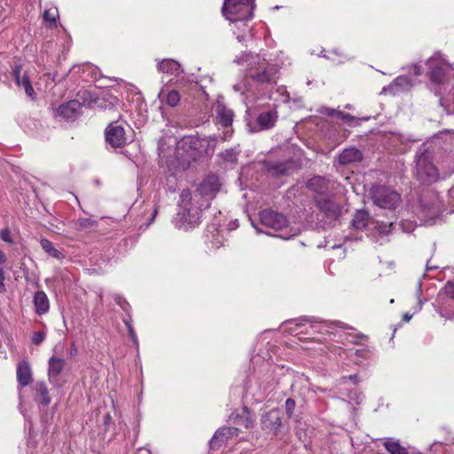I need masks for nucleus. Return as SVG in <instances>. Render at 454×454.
Listing matches in <instances>:
<instances>
[{
    "label": "nucleus",
    "instance_id": "obj_1",
    "mask_svg": "<svg viewBox=\"0 0 454 454\" xmlns=\"http://www.w3.org/2000/svg\"><path fill=\"white\" fill-rule=\"evenodd\" d=\"M233 62L245 67L242 79L233 85L234 91L240 94L248 114L259 112L256 121L262 129L273 128L278 114L276 104L268 100L277 84L279 67L251 51L237 55Z\"/></svg>",
    "mask_w": 454,
    "mask_h": 454
},
{
    "label": "nucleus",
    "instance_id": "obj_2",
    "mask_svg": "<svg viewBox=\"0 0 454 454\" xmlns=\"http://www.w3.org/2000/svg\"><path fill=\"white\" fill-rule=\"evenodd\" d=\"M205 208L201 206V200H195L189 190H183L180 194L179 210L172 221L173 224L183 231L194 228L200 223L202 211Z\"/></svg>",
    "mask_w": 454,
    "mask_h": 454
},
{
    "label": "nucleus",
    "instance_id": "obj_3",
    "mask_svg": "<svg viewBox=\"0 0 454 454\" xmlns=\"http://www.w3.org/2000/svg\"><path fill=\"white\" fill-rule=\"evenodd\" d=\"M426 65L427 67V77L429 90L439 97V104L443 106L442 94L447 87V72L451 68V65L447 61L444 56L437 51L430 57Z\"/></svg>",
    "mask_w": 454,
    "mask_h": 454
},
{
    "label": "nucleus",
    "instance_id": "obj_4",
    "mask_svg": "<svg viewBox=\"0 0 454 454\" xmlns=\"http://www.w3.org/2000/svg\"><path fill=\"white\" fill-rule=\"evenodd\" d=\"M414 176L424 185L432 184L440 179V173L432 161L431 153L426 148H419L416 153Z\"/></svg>",
    "mask_w": 454,
    "mask_h": 454
},
{
    "label": "nucleus",
    "instance_id": "obj_5",
    "mask_svg": "<svg viewBox=\"0 0 454 454\" xmlns=\"http://www.w3.org/2000/svg\"><path fill=\"white\" fill-rule=\"evenodd\" d=\"M255 8L254 0H224L222 13L232 23L251 20Z\"/></svg>",
    "mask_w": 454,
    "mask_h": 454
},
{
    "label": "nucleus",
    "instance_id": "obj_6",
    "mask_svg": "<svg viewBox=\"0 0 454 454\" xmlns=\"http://www.w3.org/2000/svg\"><path fill=\"white\" fill-rule=\"evenodd\" d=\"M443 204L438 194L429 192L420 199L419 219L422 225H434L441 221Z\"/></svg>",
    "mask_w": 454,
    "mask_h": 454
},
{
    "label": "nucleus",
    "instance_id": "obj_7",
    "mask_svg": "<svg viewBox=\"0 0 454 454\" xmlns=\"http://www.w3.org/2000/svg\"><path fill=\"white\" fill-rule=\"evenodd\" d=\"M286 325H294L295 326H290L288 330L292 333L298 334L296 333L297 329L301 326H305L309 325V328L313 330V332H318L323 334H335V333L340 329L343 328L340 325V323L338 322H328V321H322L318 320L315 317H303L300 318H296L294 320L286 321L285 322Z\"/></svg>",
    "mask_w": 454,
    "mask_h": 454
},
{
    "label": "nucleus",
    "instance_id": "obj_8",
    "mask_svg": "<svg viewBox=\"0 0 454 454\" xmlns=\"http://www.w3.org/2000/svg\"><path fill=\"white\" fill-rule=\"evenodd\" d=\"M373 203L380 208L394 213L401 202L400 194L385 185L373 186L371 190Z\"/></svg>",
    "mask_w": 454,
    "mask_h": 454
},
{
    "label": "nucleus",
    "instance_id": "obj_9",
    "mask_svg": "<svg viewBox=\"0 0 454 454\" xmlns=\"http://www.w3.org/2000/svg\"><path fill=\"white\" fill-rule=\"evenodd\" d=\"M221 184L219 182V178L215 175H208L206 176L203 181L200 184L199 187L193 192L195 200H201V206L204 207H208L210 205V200L215 196V194L219 192Z\"/></svg>",
    "mask_w": 454,
    "mask_h": 454
},
{
    "label": "nucleus",
    "instance_id": "obj_10",
    "mask_svg": "<svg viewBox=\"0 0 454 454\" xmlns=\"http://www.w3.org/2000/svg\"><path fill=\"white\" fill-rule=\"evenodd\" d=\"M436 311L447 320L454 319V284L447 282L436 299Z\"/></svg>",
    "mask_w": 454,
    "mask_h": 454
},
{
    "label": "nucleus",
    "instance_id": "obj_11",
    "mask_svg": "<svg viewBox=\"0 0 454 454\" xmlns=\"http://www.w3.org/2000/svg\"><path fill=\"white\" fill-rule=\"evenodd\" d=\"M106 142L111 147L121 148L129 142L124 127L118 122L110 123L105 131Z\"/></svg>",
    "mask_w": 454,
    "mask_h": 454
},
{
    "label": "nucleus",
    "instance_id": "obj_12",
    "mask_svg": "<svg viewBox=\"0 0 454 454\" xmlns=\"http://www.w3.org/2000/svg\"><path fill=\"white\" fill-rule=\"evenodd\" d=\"M314 199L320 211L328 220L336 221L341 215L343 207L334 202L329 194H323V196L314 197Z\"/></svg>",
    "mask_w": 454,
    "mask_h": 454
},
{
    "label": "nucleus",
    "instance_id": "obj_13",
    "mask_svg": "<svg viewBox=\"0 0 454 454\" xmlns=\"http://www.w3.org/2000/svg\"><path fill=\"white\" fill-rule=\"evenodd\" d=\"M215 112L218 123L225 129L222 140H227L232 135L231 125L234 113L231 109L227 108L223 104L219 102L216 105Z\"/></svg>",
    "mask_w": 454,
    "mask_h": 454
},
{
    "label": "nucleus",
    "instance_id": "obj_14",
    "mask_svg": "<svg viewBox=\"0 0 454 454\" xmlns=\"http://www.w3.org/2000/svg\"><path fill=\"white\" fill-rule=\"evenodd\" d=\"M260 221L265 227L270 228L274 231L283 230L287 227L286 217L280 213L273 210H262L260 213Z\"/></svg>",
    "mask_w": 454,
    "mask_h": 454
},
{
    "label": "nucleus",
    "instance_id": "obj_15",
    "mask_svg": "<svg viewBox=\"0 0 454 454\" xmlns=\"http://www.w3.org/2000/svg\"><path fill=\"white\" fill-rule=\"evenodd\" d=\"M66 360L52 356L48 360V379L51 384L54 387H60L62 386L60 380V373L64 370Z\"/></svg>",
    "mask_w": 454,
    "mask_h": 454
},
{
    "label": "nucleus",
    "instance_id": "obj_16",
    "mask_svg": "<svg viewBox=\"0 0 454 454\" xmlns=\"http://www.w3.org/2000/svg\"><path fill=\"white\" fill-rule=\"evenodd\" d=\"M261 427L262 430L277 434L281 427L280 411L273 409L263 415L261 419Z\"/></svg>",
    "mask_w": 454,
    "mask_h": 454
},
{
    "label": "nucleus",
    "instance_id": "obj_17",
    "mask_svg": "<svg viewBox=\"0 0 454 454\" xmlns=\"http://www.w3.org/2000/svg\"><path fill=\"white\" fill-rule=\"evenodd\" d=\"M411 87L412 82L408 75H399L389 85L383 87L381 93L396 95L410 90Z\"/></svg>",
    "mask_w": 454,
    "mask_h": 454
},
{
    "label": "nucleus",
    "instance_id": "obj_18",
    "mask_svg": "<svg viewBox=\"0 0 454 454\" xmlns=\"http://www.w3.org/2000/svg\"><path fill=\"white\" fill-rule=\"evenodd\" d=\"M239 429L233 427H223L218 429L210 441L212 450L218 449L229 439L238 435Z\"/></svg>",
    "mask_w": 454,
    "mask_h": 454
},
{
    "label": "nucleus",
    "instance_id": "obj_19",
    "mask_svg": "<svg viewBox=\"0 0 454 454\" xmlns=\"http://www.w3.org/2000/svg\"><path fill=\"white\" fill-rule=\"evenodd\" d=\"M363 153L356 147H348L340 153L336 161L339 165L347 166L362 161Z\"/></svg>",
    "mask_w": 454,
    "mask_h": 454
},
{
    "label": "nucleus",
    "instance_id": "obj_20",
    "mask_svg": "<svg viewBox=\"0 0 454 454\" xmlns=\"http://www.w3.org/2000/svg\"><path fill=\"white\" fill-rule=\"evenodd\" d=\"M81 110L82 104L78 100H70L59 106L57 114L67 120H74L80 115Z\"/></svg>",
    "mask_w": 454,
    "mask_h": 454
},
{
    "label": "nucleus",
    "instance_id": "obj_21",
    "mask_svg": "<svg viewBox=\"0 0 454 454\" xmlns=\"http://www.w3.org/2000/svg\"><path fill=\"white\" fill-rule=\"evenodd\" d=\"M191 146L197 148L198 146L204 148L203 153L207 155L213 154L216 143L217 136L213 135L203 138H190Z\"/></svg>",
    "mask_w": 454,
    "mask_h": 454
},
{
    "label": "nucleus",
    "instance_id": "obj_22",
    "mask_svg": "<svg viewBox=\"0 0 454 454\" xmlns=\"http://www.w3.org/2000/svg\"><path fill=\"white\" fill-rule=\"evenodd\" d=\"M12 74L15 79L16 84L19 87H22L25 90L26 94L33 98L35 91L31 85V82L29 81V78L27 77V74L21 73V67L20 66H15L12 69Z\"/></svg>",
    "mask_w": 454,
    "mask_h": 454
},
{
    "label": "nucleus",
    "instance_id": "obj_23",
    "mask_svg": "<svg viewBox=\"0 0 454 454\" xmlns=\"http://www.w3.org/2000/svg\"><path fill=\"white\" fill-rule=\"evenodd\" d=\"M328 184L329 182L325 177L319 176L310 178L307 183L308 188L316 193L315 197L328 194Z\"/></svg>",
    "mask_w": 454,
    "mask_h": 454
},
{
    "label": "nucleus",
    "instance_id": "obj_24",
    "mask_svg": "<svg viewBox=\"0 0 454 454\" xmlns=\"http://www.w3.org/2000/svg\"><path fill=\"white\" fill-rule=\"evenodd\" d=\"M17 380L20 387L27 386L32 380V371L28 362L22 360L17 366Z\"/></svg>",
    "mask_w": 454,
    "mask_h": 454
},
{
    "label": "nucleus",
    "instance_id": "obj_25",
    "mask_svg": "<svg viewBox=\"0 0 454 454\" xmlns=\"http://www.w3.org/2000/svg\"><path fill=\"white\" fill-rule=\"evenodd\" d=\"M396 223L387 222V223H379L377 222L373 226V233L375 239L377 242H380L382 244L383 239L392 231V230L395 227Z\"/></svg>",
    "mask_w": 454,
    "mask_h": 454
},
{
    "label": "nucleus",
    "instance_id": "obj_26",
    "mask_svg": "<svg viewBox=\"0 0 454 454\" xmlns=\"http://www.w3.org/2000/svg\"><path fill=\"white\" fill-rule=\"evenodd\" d=\"M34 304L35 312L38 315L45 314L49 311L50 302L46 294L43 291L35 292L34 295Z\"/></svg>",
    "mask_w": 454,
    "mask_h": 454
},
{
    "label": "nucleus",
    "instance_id": "obj_27",
    "mask_svg": "<svg viewBox=\"0 0 454 454\" xmlns=\"http://www.w3.org/2000/svg\"><path fill=\"white\" fill-rule=\"evenodd\" d=\"M158 71L164 74L177 75L181 72V66L174 59H167L160 61L157 65Z\"/></svg>",
    "mask_w": 454,
    "mask_h": 454
},
{
    "label": "nucleus",
    "instance_id": "obj_28",
    "mask_svg": "<svg viewBox=\"0 0 454 454\" xmlns=\"http://www.w3.org/2000/svg\"><path fill=\"white\" fill-rule=\"evenodd\" d=\"M294 164L293 161L272 163L270 168V171L272 173V175L277 176L290 175L294 172Z\"/></svg>",
    "mask_w": 454,
    "mask_h": 454
},
{
    "label": "nucleus",
    "instance_id": "obj_29",
    "mask_svg": "<svg viewBox=\"0 0 454 454\" xmlns=\"http://www.w3.org/2000/svg\"><path fill=\"white\" fill-rule=\"evenodd\" d=\"M352 227L356 230H364L370 224L369 215L364 210H357L352 220ZM371 224H373L371 223Z\"/></svg>",
    "mask_w": 454,
    "mask_h": 454
},
{
    "label": "nucleus",
    "instance_id": "obj_30",
    "mask_svg": "<svg viewBox=\"0 0 454 454\" xmlns=\"http://www.w3.org/2000/svg\"><path fill=\"white\" fill-rule=\"evenodd\" d=\"M383 445L390 454H409L407 450L402 446L398 440L387 437L383 438Z\"/></svg>",
    "mask_w": 454,
    "mask_h": 454
},
{
    "label": "nucleus",
    "instance_id": "obj_31",
    "mask_svg": "<svg viewBox=\"0 0 454 454\" xmlns=\"http://www.w3.org/2000/svg\"><path fill=\"white\" fill-rule=\"evenodd\" d=\"M40 245L43 250L51 257L56 258L58 260H62L65 258L64 253L57 249L51 241L47 239H41Z\"/></svg>",
    "mask_w": 454,
    "mask_h": 454
},
{
    "label": "nucleus",
    "instance_id": "obj_32",
    "mask_svg": "<svg viewBox=\"0 0 454 454\" xmlns=\"http://www.w3.org/2000/svg\"><path fill=\"white\" fill-rule=\"evenodd\" d=\"M233 419L237 425L243 426L246 428L252 427L254 422L251 412L247 407H243L241 412L237 414Z\"/></svg>",
    "mask_w": 454,
    "mask_h": 454
},
{
    "label": "nucleus",
    "instance_id": "obj_33",
    "mask_svg": "<svg viewBox=\"0 0 454 454\" xmlns=\"http://www.w3.org/2000/svg\"><path fill=\"white\" fill-rule=\"evenodd\" d=\"M97 227L98 222L92 218L82 217L75 222V229L79 231L90 232Z\"/></svg>",
    "mask_w": 454,
    "mask_h": 454
},
{
    "label": "nucleus",
    "instance_id": "obj_34",
    "mask_svg": "<svg viewBox=\"0 0 454 454\" xmlns=\"http://www.w3.org/2000/svg\"><path fill=\"white\" fill-rule=\"evenodd\" d=\"M35 391L36 392L37 395H40V397H41L40 402L43 406H47L50 404L51 397L49 395L48 387H47L45 382H43V381L36 382L35 385Z\"/></svg>",
    "mask_w": 454,
    "mask_h": 454
},
{
    "label": "nucleus",
    "instance_id": "obj_35",
    "mask_svg": "<svg viewBox=\"0 0 454 454\" xmlns=\"http://www.w3.org/2000/svg\"><path fill=\"white\" fill-rule=\"evenodd\" d=\"M240 153L239 148H230L219 153V157L223 162L235 164Z\"/></svg>",
    "mask_w": 454,
    "mask_h": 454
},
{
    "label": "nucleus",
    "instance_id": "obj_36",
    "mask_svg": "<svg viewBox=\"0 0 454 454\" xmlns=\"http://www.w3.org/2000/svg\"><path fill=\"white\" fill-rule=\"evenodd\" d=\"M43 20L49 23L50 27H55L57 23V18L59 17V11L57 7L51 6L47 8L43 12Z\"/></svg>",
    "mask_w": 454,
    "mask_h": 454
},
{
    "label": "nucleus",
    "instance_id": "obj_37",
    "mask_svg": "<svg viewBox=\"0 0 454 454\" xmlns=\"http://www.w3.org/2000/svg\"><path fill=\"white\" fill-rule=\"evenodd\" d=\"M323 113L329 116L336 115L338 118L348 124H352V122L356 121V118L350 114L336 111L334 109L326 108Z\"/></svg>",
    "mask_w": 454,
    "mask_h": 454
},
{
    "label": "nucleus",
    "instance_id": "obj_38",
    "mask_svg": "<svg viewBox=\"0 0 454 454\" xmlns=\"http://www.w3.org/2000/svg\"><path fill=\"white\" fill-rule=\"evenodd\" d=\"M207 231L212 233V239L210 242L212 243L213 247H220L223 245V237L220 235V231L217 229L214 226L207 227Z\"/></svg>",
    "mask_w": 454,
    "mask_h": 454
},
{
    "label": "nucleus",
    "instance_id": "obj_39",
    "mask_svg": "<svg viewBox=\"0 0 454 454\" xmlns=\"http://www.w3.org/2000/svg\"><path fill=\"white\" fill-rule=\"evenodd\" d=\"M180 101V95L176 90L168 92L166 97V103L171 106H176Z\"/></svg>",
    "mask_w": 454,
    "mask_h": 454
},
{
    "label": "nucleus",
    "instance_id": "obj_40",
    "mask_svg": "<svg viewBox=\"0 0 454 454\" xmlns=\"http://www.w3.org/2000/svg\"><path fill=\"white\" fill-rule=\"evenodd\" d=\"M0 239L8 244H14V240L9 228H4L0 231Z\"/></svg>",
    "mask_w": 454,
    "mask_h": 454
},
{
    "label": "nucleus",
    "instance_id": "obj_41",
    "mask_svg": "<svg viewBox=\"0 0 454 454\" xmlns=\"http://www.w3.org/2000/svg\"><path fill=\"white\" fill-rule=\"evenodd\" d=\"M407 69H408V73L410 74H413L414 76H419L423 73V67L419 63L411 64V66H408Z\"/></svg>",
    "mask_w": 454,
    "mask_h": 454
},
{
    "label": "nucleus",
    "instance_id": "obj_42",
    "mask_svg": "<svg viewBox=\"0 0 454 454\" xmlns=\"http://www.w3.org/2000/svg\"><path fill=\"white\" fill-rule=\"evenodd\" d=\"M45 339V333L43 332H36L32 336V342L35 345L41 344Z\"/></svg>",
    "mask_w": 454,
    "mask_h": 454
},
{
    "label": "nucleus",
    "instance_id": "obj_43",
    "mask_svg": "<svg viewBox=\"0 0 454 454\" xmlns=\"http://www.w3.org/2000/svg\"><path fill=\"white\" fill-rule=\"evenodd\" d=\"M285 407H286V414L290 417L292 416L294 411V408H295V401L292 398H288L286 399V403H285Z\"/></svg>",
    "mask_w": 454,
    "mask_h": 454
},
{
    "label": "nucleus",
    "instance_id": "obj_44",
    "mask_svg": "<svg viewBox=\"0 0 454 454\" xmlns=\"http://www.w3.org/2000/svg\"><path fill=\"white\" fill-rule=\"evenodd\" d=\"M115 301L118 305H120V307L125 310L126 312H129V304L123 299L121 298V296H116L115 297Z\"/></svg>",
    "mask_w": 454,
    "mask_h": 454
},
{
    "label": "nucleus",
    "instance_id": "obj_45",
    "mask_svg": "<svg viewBox=\"0 0 454 454\" xmlns=\"http://www.w3.org/2000/svg\"><path fill=\"white\" fill-rule=\"evenodd\" d=\"M399 226L403 229L404 232H411L414 229V225L412 223L410 222H401L399 223Z\"/></svg>",
    "mask_w": 454,
    "mask_h": 454
},
{
    "label": "nucleus",
    "instance_id": "obj_46",
    "mask_svg": "<svg viewBox=\"0 0 454 454\" xmlns=\"http://www.w3.org/2000/svg\"><path fill=\"white\" fill-rule=\"evenodd\" d=\"M128 333H129V336L131 339L133 344L136 347H138V339H137V337L136 335V333H135V330H134L133 326H129Z\"/></svg>",
    "mask_w": 454,
    "mask_h": 454
},
{
    "label": "nucleus",
    "instance_id": "obj_47",
    "mask_svg": "<svg viewBox=\"0 0 454 454\" xmlns=\"http://www.w3.org/2000/svg\"><path fill=\"white\" fill-rule=\"evenodd\" d=\"M4 279H5L4 270L0 269V294H4L6 292Z\"/></svg>",
    "mask_w": 454,
    "mask_h": 454
},
{
    "label": "nucleus",
    "instance_id": "obj_48",
    "mask_svg": "<svg viewBox=\"0 0 454 454\" xmlns=\"http://www.w3.org/2000/svg\"><path fill=\"white\" fill-rule=\"evenodd\" d=\"M297 234H298L297 230H294V229L292 228V229H290L288 235H279V237L284 239H289L290 238L294 237Z\"/></svg>",
    "mask_w": 454,
    "mask_h": 454
},
{
    "label": "nucleus",
    "instance_id": "obj_49",
    "mask_svg": "<svg viewBox=\"0 0 454 454\" xmlns=\"http://www.w3.org/2000/svg\"><path fill=\"white\" fill-rule=\"evenodd\" d=\"M7 261L5 254L0 249V269H4V263Z\"/></svg>",
    "mask_w": 454,
    "mask_h": 454
},
{
    "label": "nucleus",
    "instance_id": "obj_50",
    "mask_svg": "<svg viewBox=\"0 0 454 454\" xmlns=\"http://www.w3.org/2000/svg\"><path fill=\"white\" fill-rule=\"evenodd\" d=\"M123 323L127 326V329H129V326H132L131 317L129 315L128 317L123 319Z\"/></svg>",
    "mask_w": 454,
    "mask_h": 454
},
{
    "label": "nucleus",
    "instance_id": "obj_51",
    "mask_svg": "<svg viewBox=\"0 0 454 454\" xmlns=\"http://www.w3.org/2000/svg\"><path fill=\"white\" fill-rule=\"evenodd\" d=\"M136 454H151V451L148 449L140 448V449L137 450Z\"/></svg>",
    "mask_w": 454,
    "mask_h": 454
},
{
    "label": "nucleus",
    "instance_id": "obj_52",
    "mask_svg": "<svg viewBox=\"0 0 454 454\" xmlns=\"http://www.w3.org/2000/svg\"><path fill=\"white\" fill-rule=\"evenodd\" d=\"M421 292H422V282H421V280H419L418 282V286H417V294L419 296H420Z\"/></svg>",
    "mask_w": 454,
    "mask_h": 454
},
{
    "label": "nucleus",
    "instance_id": "obj_53",
    "mask_svg": "<svg viewBox=\"0 0 454 454\" xmlns=\"http://www.w3.org/2000/svg\"><path fill=\"white\" fill-rule=\"evenodd\" d=\"M412 317V315L409 314V313H404L403 316V320L404 322H409Z\"/></svg>",
    "mask_w": 454,
    "mask_h": 454
},
{
    "label": "nucleus",
    "instance_id": "obj_54",
    "mask_svg": "<svg viewBox=\"0 0 454 454\" xmlns=\"http://www.w3.org/2000/svg\"><path fill=\"white\" fill-rule=\"evenodd\" d=\"M77 353V348L74 343L72 344L71 349H70V355L74 356Z\"/></svg>",
    "mask_w": 454,
    "mask_h": 454
},
{
    "label": "nucleus",
    "instance_id": "obj_55",
    "mask_svg": "<svg viewBox=\"0 0 454 454\" xmlns=\"http://www.w3.org/2000/svg\"><path fill=\"white\" fill-rule=\"evenodd\" d=\"M111 419H112L111 415L109 413L106 414L104 416V423H105V425L106 426L111 421Z\"/></svg>",
    "mask_w": 454,
    "mask_h": 454
},
{
    "label": "nucleus",
    "instance_id": "obj_56",
    "mask_svg": "<svg viewBox=\"0 0 454 454\" xmlns=\"http://www.w3.org/2000/svg\"><path fill=\"white\" fill-rule=\"evenodd\" d=\"M449 197L451 200V202L454 201V186L449 190Z\"/></svg>",
    "mask_w": 454,
    "mask_h": 454
},
{
    "label": "nucleus",
    "instance_id": "obj_57",
    "mask_svg": "<svg viewBox=\"0 0 454 454\" xmlns=\"http://www.w3.org/2000/svg\"><path fill=\"white\" fill-rule=\"evenodd\" d=\"M156 214H157V210L154 209L153 211V213H152V215H151V218H150V222L147 223V226L153 223V221L154 220V218L156 216Z\"/></svg>",
    "mask_w": 454,
    "mask_h": 454
},
{
    "label": "nucleus",
    "instance_id": "obj_58",
    "mask_svg": "<svg viewBox=\"0 0 454 454\" xmlns=\"http://www.w3.org/2000/svg\"><path fill=\"white\" fill-rule=\"evenodd\" d=\"M237 39H238V41H239V43H243V42L245 41V36H244V35H239L237 36Z\"/></svg>",
    "mask_w": 454,
    "mask_h": 454
},
{
    "label": "nucleus",
    "instance_id": "obj_59",
    "mask_svg": "<svg viewBox=\"0 0 454 454\" xmlns=\"http://www.w3.org/2000/svg\"><path fill=\"white\" fill-rule=\"evenodd\" d=\"M437 267L435 266H430L429 263L427 262V265H426V270H431L433 269H436Z\"/></svg>",
    "mask_w": 454,
    "mask_h": 454
},
{
    "label": "nucleus",
    "instance_id": "obj_60",
    "mask_svg": "<svg viewBox=\"0 0 454 454\" xmlns=\"http://www.w3.org/2000/svg\"><path fill=\"white\" fill-rule=\"evenodd\" d=\"M356 378H357V376H356V374H354V375H350V376H349V379H350L351 380H353L356 384L357 383V381H356Z\"/></svg>",
    "mask_w": 454,
    "mask_h": 454
},
{
    "label": "nucleus",
    "instance_id": "obj_61",
    "mask_svg": "<svg viewBox=\"0 0 454 454\" xmlns=\"http://www.w3.org/2000/svg\"><path fill=\"white\" fill-rule=\"evenodd\" d=\"M331 247H332L333 249H334V248H338V247H340V245H336V244H334V245H333Z\"/></svg>",
    "mask_w": 454,
    "mask_h": 454
},
{
    "label": "nucleus",
    "instance_id": "obj_62",
    "mask_svg": "<svg viewBox=\"0 0 454 454\" xmlns=\"http://www.w3.org/2000/svg\"><path fill=\"white\" fill-rule=\"evenodd\" d=\"M422 301L420 298H419V309H421Z\"/></svg>",
    "mask_w": 454,
    "mask_h": 454
},
{
    "label": "nucleus",
    "instance_id": "obj_63",
    "mask_svg": "<svg viewBox=\"0 0 454 454\" xmlns=\"http://www.w3.org/2000/svg\"><path fill=\"white\" fill-rule=\"evenodd\" d=\"M168 189H169L170 191H172V192H176V188H175V187H173V186H170Z\"/></svg>",
    "mask_w": 454,
    "mask_h": 454
},
{
    "label": "nucleus",
    "instance_id": "obj_64",
    "mask_svg": "<svg viewBox=\"0 0 454 454\" xmlns=\"http://www.w3.org/2000/svg\"><path fill=\"white\" fill-rule=\"evenodd\" d=\"M170 179H175V176H169V177H168V181H170Z\"/></svg>",
    "mask_w": 454,
    "mask_h": 454
}]
</instances>
